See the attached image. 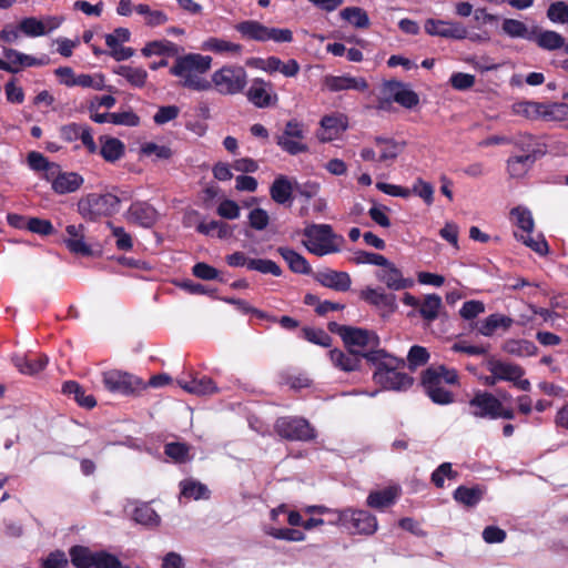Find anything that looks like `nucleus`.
I'll return each mask as SVG.
<instances>
[{
  "label": "nucleus",
  "mask_w": 568,
  "mask_h": 568,
  "mask_svg": "<svg viewBox=\"0 0 568 568\" xmlns=\"http://www.w3.org/2000/svg\"><path fill=\"white\" fill-rule=\"evenodd\" d=\"M114 72L128 80L130 84L142 88L148 78V73L142 68H133L130 65H119Z\"/></svg>",
  "instance_id": "42"
},
{
  "label": "nucleus",
  "mask_w": 568,
  "mask_h": 568,
  "mask_svg": "<svg viewBox=\"0 0 568 568\" xmlns=\"http://www.w3.org/2000/svg\"><path fill=\"white\" fill-rule=\"evenodd\" d=\"M341 17L355 28L365 29L369 27V18L365 10L358 7H348L341 11Z\"/></svg>",
  "instance_id": "45"
},
{
  "label": "nucleus",
  "mask_w": 568,
  "mask_h": 568,
  "mask_svg": "<svg viewBox=\"0 0 568 568\" xmlns=\"http://www.w3.org/2000/svg\"><path fill=\"white\" fill-rule=\"evenodd\" d=\"M513 318L503 314L489 315L478 327L480 334L485 336H491L498 328L507 331L513 324Z\"/></svg>",
  "instance_id": "33"
},
{
  "label": "nucleus",
  "mask_w": 568,
  "mask_h": 568,
  "mask_svg": "<svg viewBox=\"0 0 568 568\" xmlns=\"http://www.w3.org/2000/svg\"><path fill=\"white\" fill-rule=\"evenodd\" d=\"M133 518L136 523L142 525H158L160 521L159 515L153 508L148 505L136 507L133 513Z\"/></svg>",
  "instance_id": "52"
},
{
  "label": "nucleus",
  "mask_w": 568,
  "mask_h": 568,
  "mask_svg": "<svg viewBox=\"0 0 568 568\" xmlns=\"http://www.w3.org/2000/svg\"><path fill=\"white\" fill-rule=\"evenodd\" d=\"M429 359L428 351L419 345H414L410 347L407 362L410 371H415L417 367L425 365Z\"/></svg>",
  "instance_id": "48"
},
{
  "label": "nucleus",
  "mask_w": 568,
  "mask_h": 568,
  "mask_svg": "<svg viewBox=\"0 0 568 568\" xmlns=\"http://www.w3.org/2000/svg\"><path fill=\"white\" fill-rule=\"evenodd\" d=\"M324 84L333 92L343 90L365 91L368 88V83L364 78H354L349 75H327L324 79Z\"/></svg>",
  "instance_id": "20"
},
{
  "label": "nucleus",
  "mask_w": 568,
  "mask_h": 568,
  "mask_svg": "<svg viewBox=\"0 0 568 568\" xmlns=\"http://www.w3.org/2000/svg\"><path fill=\"white\" fill-rule=\"evenodd\" d=\"M374 142L379 148L378 161L381 162L396 160L405 146L404 142L399 143L394 139L384 136H375Z\"/></svg>",
  "instance_id": "27"
},
{
  "label": "nucleus",
  "mask_w": 568,
  "mask_h": 568,
  "mask_svg": "<svg viewBox=\"0 0 568 568\" xmlns=\"http://www.w3.org/2000/svg\"><path fill=\"white\" fill-rule=\"evenodd\" d=\"M263 69L267 72H281L285 77H295L300 71V64L294 59L284 63L276 57H270L265 60Z\"/></svg>",
  "instance_id": "34"
},
{
  "label": "nucleus",
  "mask_w": 568,
  "mask_h": 568,
  "mask_svg": "<svg viewBox=\"0 0 568 568\" xmlns=\"http://www.w3.org/2000/svg\"><path fill=\"white\" fill-rule=\"evenodd\" d=\"M516 145L524 153L510 156L507 161V170L511 178L520 179L526 175L536 162V151L530 143H526L524 140L517 142Z\"/></svg>",
  "instance_id": "12"
},
{
  "label": "nucleus",
  "mask_w": 568,
  "mask_h": 568,
  "mask_svg": "<svg viewBox=\"0 0 568 568\" xmlns=\"http://www.w3.org/2000/svg\"><path fill=\"white\" fill-rule=\"evenodd\" d=\"M331 361L333 364L345 372H352L359 367L362 356L348 351L344 353L339 349H333L329 352Z\"/></svg>",
  "instance_id": "31"
},
{
  "label": "nucleus",
  "mask_w": 568,
  "mask_h": 568,
  "mask_svg": "<svg viewBox=\"0 0 568 568\" xmlns=\"http://www.w3.org/2000/svg\"><path fill=\"white\" fill-rule=\"evenodd\" d=\"M398 489L388 487L383 490L372 491L367 497V505L372 508L382 509L395 503Z\"/></svg>",
  "instance_id": "35"
},
{
  "label": "nucleus",
  "mask_w": 568,
  "mask_h": 568,
  "mask_svg": "<svg viewBox=\"0 0 568 568\" xmlns=\"http://www.w3.org/2000/svg\"><path fill=\"white\" fill-rule=\"evenodd\" d=\"M247 268L263 274H272L274 276H280L282 274L281 267L275 262L264 258L250 260V262H247Z\"/></svg>",
  "instance_id": "47"
},
{
  "label": "nucleus",
  "mask_w": 568,
  "mask_h": 568,
  "mask_svg": "<svg viewBox=\"0 0 568 568\" xmlns=\"http://www.w3.org/2000/svg\"><path fill=\"white\" fill-rule=\"evenodd\" d=\"M48 356L40 355L36 358L17 357L14 358L16 367L23 374L34 375L42 371L48 364Z\"/></svg>",
  "instance_id": "38"
},
{
  "label": "nucleus",
  "mask_w": 568,
  "mask_h": 568,
  "mask_svg": "<svg viewBox=\"0 0 568 568\" xmlns=\"http://www.w3.org/2000/svg\"><path fill=\"white\" fill-rule=\"evenodd\" d=\"M142 53L145 57H151L152 54L176 55L179 53V48L176 44L168 40L152 41L145 44L142 49Z\"/></svg>",
  "instance_id": "44"
},
{
  "label": "nucleus",
  "mask_w": 568,
  "mask_h": 568,
  "mask_svg": "<svg viewBox=\"0 0 568 568\" xmlns=\"http://www.w3.org/2000/svg\"><path fill=\"white\" fill-rule=\"evenodd\" d=\"M121 200L111 193H91L78 202L79 214L89 221L110 216L118 212Z\"/></svg>",
  "instance_id": "4"
},
{
  "label": "nucleus",
  "mask_w": 568,
  "mask_h": 568,
  "mask_svg": "<svg viewBox=\"0 0 568 568\" xmlns=\"http://www.w3.org/2000/svg\"><path fill=\"white\" fill-rule=\"evenodd\" d=\"M513 108L516 114L534 119L542 115L544 104L538 102L524 101L515 103Z\"/></svg>",
  "instance_id": "50"
},
{
  "label": "nucleus",
  "mask_w": 568,
  "mask_h": 568,
  "mask_svg": "<svg viewBox=\"0 0 568 568\" xmlns=\"http://www.w3.org/2000/svg\"><path fill=\"white\" fill-rule=\"evenodd\" d=\"M303 337L308 342L321 346H329L331 336L321 328L304 327L302 329Z\"/></svg>",
  "instance_id": "61"
},
{
  "label": "nucleus",
  "mask_w": 568,
  "mask_h": 568,
  "mask_svg": "<svg viewBox=\"0 0 568 568\" xmlns=\"http://www.w3.org/2000/svg\"><path fill=\"white\" fill-rule=\"evenodd\" d=\"M374 364L377 365L374 381L384 388L405 390L413 385L414 378L412 376L398 372L399 368L405 366L404 359L392 357L387 354V357Z\"/></svg>",
  "instance_id": "3"
},
{
  "label": "nucleus",
  "mask_w": 568,
  "mask_h": 568,
  "mask_svg": "<svg viewBox=\"0 0 568 568\" xmlns=\"http://www.w3.org/2000/svg\"><path fill=\"white\" fill-rule=\"evenodd\" d=\"M100 154L106 162H115L124 154V144L116 138L100 136Z\"/></svg>",
  "instance_id": "29"
},
{
  "label": "nucleus",
  "mask_w": 568,
  "mask_h": 568,
  "mask_svg": "<svg viewBox=\"0 0 568 568\" xmlns=\"http://www.w3.org/2000/svg\"><path fill=\"white\" fill-rule=\"evenodd\" d=\"M393 101L397 102L404 108L412 109L419 103V98L413 90L404 88L403 90L396 91L393 95Z\"/></svg>",
  "instance_id": "62"
},
{
  "label": "nucleus",
  "mask_w": 568,
  "mask_h": 568,
  "mask_svg": "<svg viewBox=\"0 0 568 568\" xmlns=\"http://www.w3.org/2000/svg\"><path fill=\"white\" fill-rule=\"evenodd\" d=\"M103 384L108 390L122 395H132L145 387L140 377L119 369L103 373Z\"/></svg>",
  "instance_id": "10"
},
{
  "label": "nucleus",
  "mask_w": 568,
  "mask_h": 568,
  "mask_svg": "<svg viewBox=\"0 0 568 568\" xmlns=\"http://www.w3.org/2000/svg\"><path fill=\"white\" fill-rule=\"evenodd\" d=\"M206 48L214 52H231V53H240L242 50V45L237 43H233L223 39L212 38L206 41Z\"/></svg>",
  "instance_id": "58"
},
{
  "label": "nucleus",
  "mask_w": 568,
  "mask_h": 568,
  "mask_svg": "<svg viewBox=\"0 0 568 568\" xmlns=\"http://www.w3.org/2000/svg\"><path fill=\"white\" fill-rule=\"evenodd\" d=\"M190 450L191 446L186 443L174 442L164 446L165 455L178 464H184L192 459Z\"/></svg>",
  "instance_id": "41"
},
{
  "label": "nucleus",
  "mask_w": 568,
  "mask_h": 568,
  "mask_svg": "<svg viewBox=\"0 0 568 568\" xmlns=\"http://www.w3.org/2000/svg\"><path fill=\"white\" fill-rule=\"evenodd\" d=\"M304 235L307 237L304 245L311 253L317 256L339 251V245L336 243L338 237L333 233V229L328 224L308 225L304 230Z\"/></svg>",
  "instance_id": "5"
},
{
  "label": "nucleus",
  "mask_w": 568,
  "mask_h": 568,
  "mask_svg": "<svg viewBox=\"0 0 568 568\" xmlns=\"http://www.w3.org/2000/svg\"><path fill=\"white\" fill-rule=\"evenodd\" d=\"M28 164L34 171H43L47 180L54 178L59 169L58 164L49 162L41 153L36 151L28 154Z\"/></svg>",
  "instance_id": "36"
},
{
  "label": "nucleus",
  "mask_w": 568,
  "mask_h": 568,
  "mask_svg": "<svg viewBox=\"0 0 568 568\" xmlns=\"http://www.w3.org/2000/svg\"><path fill=\"white\" fill-rule=\"evenodd\" d=\"M469 406L474 416L495 419L497 410L500 408V400L490 393L478 392L470 399Z\"/></svg>",
  "instance_id": "14"
},
{
  "label": "nucleus",
  "mask_w": 568,
  "mask_h": 568,
  "mask_svg": "<svg viewBox=\"0 0 568 568\" xmlns=\"http://www.w3.org/2000/svg\"><path fill=\"white\" fill-rule=\"evenodd\" d=\"M182 495L187 498H207L209 497V489L205 485L193 481V480H185L182 484Z\"/></svg>",
  "instance_id": "55"
},
{
  "label": "nucleus",
  "mask_w": 568,
  "mask_h": 568,
  "mask_svg": "<svg viewBox=\"0 0 568 568\" xmlns=\"http://www.w3.org/2000/svg\"><path fill=\"white\" fill-rule=\"evenodd\" d=\"M511 215L515 217L516 224L523 233H530L532 231L534 221L529 211L515 207L511 210Z\"/></svg>",
  "instance_id": "60"
},
{
  "label": "nucleus",
  "mask_w": 568,
  "mask_h": 568,
  "mask_svg": "<svg viewBox=\"0 0 568 568\" xmlns=\"http://www.w3.org/2000/svg\"><path fill=\"white\" fill-rule=\"evenodd\" d=\"M94 105L91 104V119L97 123L111 122L118 125L136 126L140 123V118L132 111L119 113H93Z\"/></svg>",
  "instance_id": "22"
},
{
  "label": "nucleus",
  "mask_w": 568,
  "mask_h": 568,
  "mask_svg": "<svg viewBox=\"0 0 568 568\" xmlns=\"http://www.w3.org/2000/svg\"><path fill=\"white\" fill-rule=\"evenodd\" d=\"M531 40L539 48L548 51L561 49L565 45V38L556 31L542 30L538 26L532 27Z\"/></svg>",
  "instance_id": "21"
},
{
  "label": "nucleus",
  "mask_w": 568,
  "mask_h": 568,
  "mask_svg": "<svg viewBox=\"0 0 568 568\" xmlns=\"http://www.w3.org/2000/svg\"><path fill=\"white\" fill-rule=\"evenodd\" d=\"M126 217L143 227H151L158 220V212L149 203L136 201L131 204Z\"/></svg>",
  "instance_id": "17"
},
{
  "label": "nucleus",
  "mask_w": 568,
  "mask_h": 568,
  "mask_svg": "<svg viewBox=\"0 0 568 568\" xmlns=\"http://www.w3.org/2000/svg\"><path fill=\"white\" fill-rule=\"evenodd\" d=\"M277 252L285 260V262L288 264L290 268L294 273H300V274H310L311 273L312 270H311L308 262L305 260L304 256H302L294 250L288 248V247H278Z\"/></svg>",
  "instance_id": "32"
},
{
  "label": "nucleus",
  "mask_w": 568,
  "mask_h": 568,
  "mask_svg": "<svg viewBox=\"0 0 568 568\" xmlns=\"http://www.w3.org/2000/svg\"><path fill=\"white\" fill-rule=\"evenodd\" d=\"M547 18L554 23L568 21V4L565 1L552 2L547 9Z\"/></svg>",
  "instance_id": "54"
},
{
  "label": "nucleus",
  "mask_w": 568,
  "mask_h": 568,
  "mask_svg": "<svg viewBox=\"0 0 568 568\" xmlns=\"http://www.w3.org/2000/svg\"><path fill=\"white\" fill-rule=\"evenodd\" d=\"M274 429L286 440L307 442L315 438V429L302 417H280L275 422Z\"/></svg>",
  "instance_id": "8"
},
{
  "label": "nucleus",
  "mask_w": 568,
  "mask_h": 568,
  "mask_svg": "<svg viewBox=\"0 0 568 568\" xmlns=\"http://www.w3.org/2000/svg\"><path fill=\"white\" fill-rule=\"evenodd\" d=\"M314 280L323 286L338 292H345L351 286V277L346 272L333 270L321 271L314 274Z\"/></svg>",
  "instance_id": "19"
},
{
  "label": "nucleus",
  "mask_w": 568,
  "mask_h": 568,
  "mask_svg": "<svg viewBox=\"0 0 568 568\" xmlns=\"http://www.w3.org/2000/svg\"><path fill=\"white\" fill-rule=\"evenodd\" d=\"M62 390L64 394H72L74 396V400L82 407L90 409L97 405V400L93 395H85L83 388L77 382H65Z\"/></svg>",
  "instance_id": "37"
},
{
  "label": "nucleus",
  "mask_w": 568,
  "mask_h": 568,
  "mask_svg": "<svg viewBox=\"0 0 568 568\" xmlns=\"http://www.w3.org/2000/svg\"><path fill=\"white\" fill-rule=\"evenodd\" d=\"M293 192H295V180L283 174L276 176L270 187L271 199L277 204L291 202Z\"/></svg>",
  "instance_id": "18"
},
{
  "label": "nucleus",
  "mask_w": 568,
  "mask_h": 568,
  "mask_svg": "<svg viewBox=\"0 0 568 568\" xmlns=\"http://www.w3.org/2000/svg\"><path fill=\"white\" fill-rule=\"evenodd\" d=\"M542 116L554 121L568 120V104L564 102L544 104Z\"/></svg>",
  "instance_id": "51"
},
{
  "label": "nucleus",
  "mask_w": 568,
  "mask_h": 568,
  "mask_svg": "<svg viewBox=\"0 0 568 568\" xmlns=\"http://www.w3.org/2000/svg\"><path fill=\"white\" fill-rule=\"evenodd\" d=\"M434 372V378L432 377V382L434 383V387L438 388L443 386V383L455 385L458 382V375L455 369H449L444 365H432L424 372Z\"/></svg>",
  "instance_id": "40"
},
{
  "label": "nucleus",
  "mask_w": 568,
  "mask_h": 568,
  "mask_svg": "<svg viewBox=\"0 0 568 568\" xmlns=\"http://www.w3.org/2000/svg\"><path fill=\"white\" fill-rule=\"evenodd\" d=\"M432 377L434 378V372H423L422 374V385L425 389V393L429 396V398L439 405H447L454 402V394L443 386L435 388L434 383L432 382Z\"/></svg>",
  "instance_id": "24"
},
{
  "label": "nucleus",
  "mask_w": 568,
  "mask_h": 568,
  "mask_svg": "<svg viewBox=\"0 0 568 568\" xmlns=\"http://www.w3.org/2000/svg\"><path fill=\"white\" fill-rule=\"evenodd\" d=\"M333 523L345 527L352 534L372 535L377 529L376 517L366 510L347 509L338 511Z\"/></svg>",
  "instance_id": "9"
},
{
  "label": "nucleus",
  "mask_w": 568,
  "mask_h": 568,
  "mask_svg": "<svg viewBox=\"0 0 568 568\" xmlns=\"http://www.w3.org/2000/svg\"><path fill=\"white\" fill-rule=\"evenodd\" d=\"M503 349L516 356H534L537 353V346L526 339H508L504 343Z\"/></svg>",
  "instance_id": "39"
},
{
  "label": "nucleus",
  "mask_w": 568,
  "mask_h": 568,
  "mask_svg": "<svg viewBox=\"0 0 568 568\" xmlns=\"http://www.w3.org/2000/svg\"><path fill=\"white\" fill-rule=\"evenodd\" d=\"M275 140L277 145L291 155H296L298 153H305L308 151L307 145L302 142L303 140H296L286 136H275Z\"/></svg>",
  "instance_id": "49"
},
{
  "label": "nucleus",
  "mask_w": 568,
  "mask_h": 568,
  "mask_svg": "<svg viewBox=\"0 0 568 568\" xmlns=\"http://www.w3.org/2000/svg\"><path fill=\"white\" fill-rule=\"evenodd\" d=\"M328 329L342 337L348 351L356 353L371 363H377L387 357V353L384 349H376L379 345V338L373 331L341 325L336 322L328 323Z\"/></svg>",
  "instance_id": "1"
},
{
  "label": "nucleus",
  "mask_w": 568,
  "mask_h": 568,
  "mask_svg": "<svg viewBox=\"0 0 568 568\" xmlns=\"http://www.w3.org/2000/svg\"><path fill=\"white\" fill-rule=\"evenodd\" d=\"M486 489L476 485L473 487L459 486L453 494L454 499L468 508L475 507L484 497Z\"/></svg>",
  "instance_id": "26"
},
{
  "label": "nucleus",
  "mask_w": 568,
  "mask_h": 568,
  "mask_svg": "<svg viewBox=\"0 0 568 568\" xmlns=\"http://www.w3.org/2000/svg\"><path fill=\"white\" fill-rule=\"evenodd\" d=\"M487 369L491 374H495L499 381L514 383V385L521 390L528 392L531 387L528 379H521L525 375V369L518 364L503 362L490 357L487 361Z\"/></svg>",
  "instance_id": "11"
},
{
  "label": "nucleus",
  "mask_w": 568,
  "mask_h": 568,
  "mask_svg": "<svg viewBox=\"0 0 568 568\" xmlns=\"http://www.w3.org/2000/svg\"><path fill=\"white\" fill-rule=\"evenodd\" d=\"M111 229L113 236L116 239V247L122 251H129L132 248V237L121 226H114L111 222L106 223Z\"/></svg>",
  "instance_id": "63"
},
{
  "label": "nucleus",
  "mask_w": 568,
  "mask_h": 568,
  "mask_svg": "<svg viewBox=\"0 0 568 568\" xmlns=\"http://www.w3.org/2000/svg\"><path fill=\"white\" fill-rule=\"evenodd\" d=\"M501 29L511 38H523L530 41L532 37V28L529 29L524 22L516 19H505Z\"/></svg>",
  "instance_id": "43"
},
{
  "label": "nucleus",
  "mask_w": 568,
  "mask_h": 568,
  "mask_svg": "<svg viewBox=\"0 0 568 568\" xmlns=\"http://www.w3.org/2000/svg\"><path fill=\"white\" fill-rule=\"evenodd\" d=\"M443 307L442 297L437 294H428L419 303L418 313L427 323L434 322Z\"/></svg>",
  "instance_id": "30"
},
{
  "label": "nucleus",
  "mask_w": 568,
  "mask_h": 568,
  "mask_svg": "<svg viewBox=\"0 0 568 568\" xmlns=\"http://www.w3.org/2000/svg\"><path fill=\"white\" fill-rule=\"evenodd\" d=\"M141 153L150 156L155 155L159 160H169L173 155V151L166 145H159L154 142H146L141 146Z\"/></svg>",
  "instance_id": "57"
},
{
  "label": "nucleus",
  "mask_w": 568,
  "mask_h": 568,
  "mask_svg": "<svg viewBox=\"0 0 568 568\" xmlns=\"http://www.w3.org/2000/svg\"><path fill=\"white\" fill-rule=\"evenodd\" d=\"M211 57L190 53L179 57L171 73L182 78L181 85L196 91L211 89V82L202 78L211 67Z\"/></svg>",
  "instance_id": "2"
},
{
  "label": "nucleus",
  "mask_w": 568,
  "mask_h": 568,
  "mask_svg": "<svg viewBox=\"0 0 568 568\" xmlns=\"http://www.w3.org/2000/svg\"><path fill=\"white\" fill-rule=\"evenodd\" d=\"M19 30L29 37H39L45 33L44 24L33 17L22 19Z\"/></svg>",
  "instance_id": "56"
},
{
  "label": "nucleus",
  "mask_w": 568,
  "mask_h": 568,
  "mask_svg": "<svg viewBox=\"0 0 568 568\" xmlns=\"http://www.w3.org/2000/svg\"><path fill=\"white\" fill-rule=\"evenodd\" d=\"M382 267L376 272V277L385 283L388 288L399 291L414 285L412 280L403 277L402 272L392 262L388 261V265Z\"/></svg>",
  "instance_id": "16"
},
{
  "label": "nucleus",
  "mask_w": 568,
  "mask_h": 568,
  "mask_svg": "<svg viewBox=\"0 0 568 568\" xmlns=\"http://www.w3.org/2000/svg\"><path fill=\"white\" fill-rule=\"evenodd\" d=\"M246 97L247 100L257 108H268L275 105L277 102V95L273 91V84L260 78L252 81Z\"/></svg>",
  "instance_id": "13"
},
{
  "label": "nucleus",
  "mask_w": 568,
  "mask_h": 568,
  "mask_svg": "<svg viewBox=\"0 0 568 568\" xmlns=\"http://www.w3.org/2000/svg\"><path fill=\"white\" fill-rule=\"evenodd\" d=\"M71 562L77 568H123L122 562L106 551H92L88 547L74 546L70 549Z\"/></svg>",
  "instance_id": "6"
},
{
  "label": "nucleus",
  "mask_w": 568,
  "mask_h": 568,
  "mask_svg": "<svg viewBox=\"0 0 568 568\" xmlns=\"http://www.w3.org/2000/svg\"><path fill=\"white\" fill-rule=\"evenodd\" d=\"M52 182V189L59 194H65L77 191L83 183L81 175L74 172H61L60 168L54 178L50 180Z\"/></svg>",
  "instance_id": "23"
},
{
  "label": "nucleus",
  "mask_w": 568,
  "mask_h": 568,
  "mask_svg": "<svg viewBox=\"0 0 568 568\" xmlns=\"http://www.w3.org/2000/svg\"><path fill=\"white\" fill-rule=\"evenodd\" d=\"M247 81V73L243 67H223L214 72L212 82L221 94H236L242 92Z\"/></svg>",
  "instance_id": "7"
},
{
  "label": "nucleus",
  "mask_w": 568,
  "mask_h": 568,
  "mask_svg": "<svg viewBox=\"0 0 568 568\" xmlns=\"http://www.w3.org/2000/svg\"><path fill=\"white\" fill-rule=\"evenodd\" d=\"M515 236L519 241H523V243L525 245L530 247L536 253H538L540 255L547 254V252H548V244H547V242L541 236H538V239H534L532 236H530L529 233H527V234H525V233L518 234L517 232L515 233Z\"/></svg>",
  "instance_id": "59"
},
{
  "label": "nucleus",
  "mask_w": 568,
  "mask_h": 568,
  "mask_svg": "<svg viewBox=\"0 0 568 568\" xmlns=\"http://www.w3.org/2000/svg\"><path fill=\"white\" fill-rule=\"evenodd\" d=\"M68 566V558L63 551L57 550L42 559V568H65Z\"/></svg>",
  "instance_id": "64"
},
{
  "label": "nucleus",
  "mask_w": 568,
  "mask_h": 568,
  "mask_svg": "<svg viewBox=\"0 0 568 568\" xmlns=\"http://www.w3.org/2000/svg\"><path fill=\"white\" fill-rule=\"evenodd\" d=\"M196 230L205 235H212L213 232L216 231L219 239H227L233 234V227L222 221H211L209 223L201 222Z\"/></svg>",
  "instance_id": "46"
},
{
  "label": "nucleus",
  "mask_w": 568,
  "mask_h": 568,
  "mask_svg": "<svg viewBox=\"0 0 568 568\" xmlns=\"http://www.w3.org/2000/svg\"><path fill=\"white\" fill-rule=\"evenodd\" d=\"M456 479L458 473L452 468L450 463H443L432 474V481L437 488L444 487V478Z\"/></svg>",
  "instance_id": "53"
},
{
  "label": "nucleus",
  "mask_w": 568,
  "mask_h": 568,
  "mask_svg": "<svg viewBox=\"0 0 568 568\" xmlns=\"http://www.w3.org/2000/svg\"><path fill=\"white\" fill-rule=\"evenodd\" d=\"M267 29L268 27L255 20H246L235 26V30L239 31L243 38L262 42L267 41Z\"/></svg>",
  "instance_id": "28"
},
{
  "label": "nucleus",
  "mask_w": 568,
  "mask_h": 568,
  "mask_svg": "<svg viewBox=\"0 0 568 568\" xmlns=\"http://www.w3.org/2000/svg\"><path fill=\"white\" fill-rule=\"evenodd\" d=\"M359 297L368 304L387 307L390 311H395L397 307L396 296L387 294L383 290L367 287L359 293Z\"/></svg>",
  "instance_id": "25"
},
{
  "label": "nucleus",
  "mask_w": 568,
  "mask_h": 568,
  "mask_svg": "<svg viewBox=\"0 0 568 568\" xmlns=\"http://www.w3.org/2000/svg\"><path fill=\"white\" fill-rule=\"evenodd\" d=\"M425 31L430 36L462 40L468 34L467 29L459 22H448L428 19L425 22Z\"/></svg>",
  "instance_id": "15"
}]
</instances>
